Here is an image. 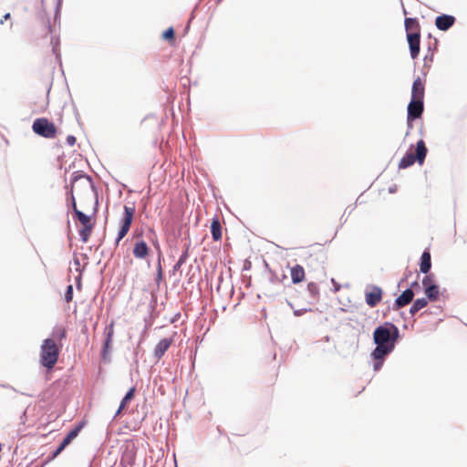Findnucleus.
I'll list each match as a JSON object with an SVG mask.
<instances>
[{
    "mask_svg": "<svg viewBox=\"0 0 467 467\" xmlns=\"http://www.w3.org/2000/svg\"><path fill=\"white\" fill-rule=\"evenodd\" d=\"M399 337V328L392 323L385 322L378 327L373 333V339L377 345L372 352L373 358L377 360L383 359L394 349Z\"/></svg>",
    "mask_w": 467,
    "mask_h": 467,
    "instance_id": "1",
    "label": "nucleus"
},
{
    "mask_svg": "<svg viewBox=\"0 0 467 467\" xmlns=\"http://www.w3.org/2000/svg\"><path fill=\"white\" fill-rule=\"evenodd\" d=\"M62 344H57L53 338L44 339L40 347V364L48 370L52 369L58 360Z\"/></svg>",
    "mask_w": 467,
    "mask_h": 467,
    "instance_id": "2",
    "label": "nucleus"
},
{
    "mask_svg": "<svg viewBox=\"0 0 467 467\" xmlns=\"http://www.w3.org/2000/svg\"><path fill=\"white\" fill-rule=\"evenodd\" d=\"M72 209L82 224V228L78 231V234L83 243H87L91 235L94 228V222L91 220V216L85 214L83 212L78 209L74 196L72 195Z\"/></svg>",
    "mask_w": 467,
    "mask_h": 467,
    "instance_id": "3",
    "label": "nucleus"
},
{
    "mask_svg": "<svg viewBox=\"0 0 467 467\" xmlns=\"http://www.w3.org/2000/svg\"><path fill=\"white\" fill-rule=\"evenodd\" d=\"M32 130L38 136L53 140L57 138L58 130L54 122L47 118L36 119L32 125Z\"/></svg>",
    "mask_w": 467,
    "mask_h": 467,
    "instance_id": "4",
    "label": "nucleus"
},
{
    "mask_svg": "<svg viewBox=\"0 0 467 467\" xmlns=\"http://www.w3.org/2000/svg\"><path fill=\"white\" fill-rule=\"evenodd\" d=\"M427 154V148L425 142L422 140H420L416 144V151L415 153L411 150L407 152L405 156L400 161L399 168L406 169L414 164L415 161H418L420 164L424 162Z\"/></svg>",
    "mask_w": 467,
    "mask_h": 467,
    "instance_id": "5",
    "label": "nucleus"
},
{
    "mask_svg": "<svg viewBox=\"0 0 467 467\" xmlns=\"http://www.w3.org/2000/svg\"><path fill=\"white\" fill-rule=\"evenodd\" d=\"M135 214V206L132 203L131 205H124V214L121 220V225L118 232V236L116 238V244L118 245L119 242L127 235L131 226L133 218Z\"/></svg>",
    "mask_w": 467,
    "mask_h": 467,
    "instance_id": "6",
    "label": "nucleus"
},
{
    "mask_svg": "<svg viewBox=\"0 0 467 467\" xmlns=\"http://www.w3.org/2000/svg\"><path fill=\"white\" fill-rule=\"evenodd\" d=\"M382 289L377 285H370L365 290V301L370 307H375L382 299Z\"/></svg>",
    "mask_w": 467,
    "mask_h": 467,
    "instance_id": "7",
    "label": "nucleus"
},
{
    "mask_svg": "<svg viewBox=\"0 0 467 467\" xmlns=\"http://www.w3.org/2000/svg\"><path fill=\"white\" fill-rule=\"evenodd\" d=\"M423 112V101L411 99L408 105L407 120L409 123L420 118Z\"/></svg>",
    "mask_w": 467,
    "mask_h": 467,
    "instance_id": "8",
    "label": "nucleus"
},
{
    "mask_svg": "<svg viewBox=\"0 0 467 467\" xmlns=\"http://www.w3.org/2000/svg\"><path fill=\"white\" fill-rule=\"evenodd\" d=\"M136 458V446L133 441H127L121 456V463L132 466Z\"/></svg>",
    "mask_w": 467,
    "mask_h": 467,
    "instance_id": "9",
    "label": "nucleus"
},
{
    "mask_svg": "<svg viewBox=\"0 0 467 467\" xmlns=\"http://www.w3.org/2000/svg\"><path fill=\"white\" fill-rule=\"evenodd\" d=\"M407 40L410 47V56L415 59L420 53V34H408Z\"/></svg>",
    "mask_w": 467,
    "mask_h": 467,
    "instance_id": "10",
    "label": "nucleus"
},
{
    "mask_svg": "<svg viewBox=\"0 0 467 467\" xmlns=\"http://www.w3.org/2000/svg\"><path fill=\"white\" fill-rule=\"evenodd\" d=\"M425 84L424 81L418 77L413 84L411 89V99L422 100L424 99Z\"/></svg>",
    "mask_w": 467,
    "mask_h": 467,
    "instance_id": "11",
    "label": "nucleus"
},
{
    "mask_svg": "<svg viewBox=\"0 0 467 467\" xmlns=\"http://www.w3.org/2000/svg\"><path fill=\"white\" fill-rule=\"evenodd\" d=\"M150 251L146 242L140 240L135 243L132 253L135 258L145 259L149 255Z\"/></svg>",
    "mask_w": 467,
    "mask_h": 467,
    "instance_id": "12",
    "label": "nucleus"
},
{
    "mask_svg": "<svg viewBox=\"0 0 467 467\" xmlns=\"http://www.w3.org/2000/svg\"><path fill=\"white\" fill-rule=\"evenodd\" d=\"M454 22H455V18L453 16H448V15H442V16H437V18L435 20V25L438 29L446 31L451 26H453Z\"/></svg>",
    "mask_w": 467,
    "mask_h": 467,
    "instance_id": "13",
    "label": "nucleus"
},
{
    "mask_svg": "<svg viewBox=\"0 0 467 467\" xmlns=\"http://www.w3.org/2000/svg\"><path fill=\"white\" fill-rule=\"evenodd\" d=\"M413 296L414 293L411 289L409 288L403 291L402 294L400 296H398L397 299L395 300V305L397 308L403 307L410 304L412 301Z\"/></svg>",
    "mask_w": 467,
    "mask_h": 467,
    "instance_id": "14",
    "label": "nucleus"
},
{
    "mask_svg": "<svg viewBox=\"0 0 467 467\" xmlns=\"http://www.w3.org/2000/svg\"><path fill=\"white\" fill-rule=\"evenodd\" d=\"M290 275L294 284L301 283L305 280L306 273L305 269L300 265H296L290 268Z\"/></svg>",
    "mask_w": 467,
    "mask_h": 467,
    "instance_id": "15",
    "label": "nucleus"
},
{
    "mask_svg": "<svg viewBox=\"0 0 467 467\" xmlns=\"http://www.w3.org/2000/svg\"><path fill=\"white\" fill-rule=\"evenodd\" d=\"M172 343L171 338H163L159 341V343L156 345L154 348V355L158 358H161L165 352L168 350V348L171 347Z\"/></svg>",
    "mask_w": 467,
    "mask_h": 467,
    "instance_id": "16",
    "label": "nucleus"
},
{
    "mask_svg": "<svg viewBox=\"0 0 467 467\" xmlns=\"http://www.w3.org/2000/svg\"><path fill=\"white\" fill-rule=\"evenodd\" d=\"M431 267V257L429 251H424L421 254L420 270L423 274L429 273Z\"/></svg>",
    "mask_w": 467,
    "mask_h": 467,
    "instance_id": "17",
    "label": "nucleus"
},
{
    "mask_svg": "<svg viewBox=\"0 0 467 467\" xmlns=\"http://www.w3.org/2000/svg\"><path fill=\"white\" fill-rule=\"evenodd\" d=\"M211 233L214 241L222 239V225L218 217H214L212 221Z\"/></svg>",
    "mask_w": 467,
    "mask_h": 467,
    "instance_id": "18",
    "label": "nucleus"
},
{
    "mask_svg": "<svg viewBox=\"0 0 467 467\" xmlns=\"http://www.w3.org/2000/svg\"><path fill=\"white\" fill-rule=\"evenodd\" d=\"M405 29L408 34H420V28L419 22L416 18H406L405 19Z\"/></svg>",
    "mask_w": 467,
    "mask_h": 467,
    "instance_id": "19",
    "label": "nucleus"
},
{
    "mask_svg": "<svg viewBox=\"0 0 467 467\" xmlns=\"http://www.w3.org/2000/svg\"><path fill=\"white\" fill-rule=\"evenodd\" d=\"M107 337L104 344V352L108 350V348L110 347V344L112 342V337L114 335V322L112 321L105 329Z\"/></svg>",
    "mask_w": 467,
    "mask_h": 467,
    "instance_id": "20",
    "label": "nucleus"
},
{
    "mask_svg": "<svg viewBox=\"0 0 467 467\" xmlns=\"http://www.w3.org/2000/svg\"><path fill=\"white\" fill-rule=\"evenodd\" d=\"M134 392H135V389L134 388L130 389L127 392V394L125 395V397L123 398V400L120 402V405L119 407V410L116 412L115 417L119 416L121 413V411L126 408L127 403L133 399Z\"/></svg>",
    "mask_w": 467,
    "mask_h": 467,
    "instance_id": "21",
    "label": "nucleus"
},
{
    "mask_svg": "<svg viewBox=\"0 0 467 467\" xmlns=\"http://www.w3.org/2000/svg\"><path fill=\"white\" fill-rule=\"evenodd\" d=\"M427 305L428 301L426 298H418L410 306V313L411 315H415L418 311L424 308Z\"/></svg>",
    "mask_w": 467,
    "mask_h": 467,
    "instance_id": "22",
    "label": "nucleus"
},
{
    "mask_svg": "<svg viewBox=\"0 0 467 467\" xmlns=\"http://www.w3.org/2000/svg\"><path fill=\"white\" fill-rule=\"evenodd\" d=\"M425 295L431 301H435L439 296V287L436 285L427 286L425 288Z\"/></svg>",
    "mask_w": 467,
    "mask_h": 467,
    "instance_id": "23",
    "label": "nucleus"
},
{
    "mask_svg": "<svg viewBox=\"0 0 467 467\" xmlns=\"http://www.w3.org/2000/svg\"><path fill=\"white\" fill-rule=\"evenodd\" d=\"M53 339L55 341H61L62 339L66 338L67 337V330L63 327H57L53 332Z\"/></svg>",
    "mask_w": 467,
    "mask_h": 467,
    "instance_id": "24",
    "label": "nucleus"
},
{
    "mask_svg": "<svg viewBox=\"0 0 467 467\" xmlns=\"http://www.w3.org/2000/svg\"><path fill=\"white\" fill-rule=\"evenodd\" d=\"M72 441V440L67 436L63 441L61 442V444L58 446V448L54 451L53 453V456L52 458H56L57 456H58L61 451Z\"/></svg>",
    "mask_w": 467,
    "mask_h": 467,
    "instance_id": "25",
    "label": "nucleus"
},
{
    "mask_svg": "<svg viewBox=\"0 0 467 467\" xmlns=\"http://www.w3.org/2000/svg\"><path fill=\"white\" fill-rule=\"evenodd\" d=\"M72 441V440L67 436L63 441L61 442V444L58 446V448L54 451L53 453V456L52 458H56L57 456H58L61 451Z\"/></svg>",
    "mask_w": 467,
    "mask_h": 467,
    "instance_id": "26",
    "label": "nucleus"
},
{
    "mask_svg": "<svg viewBox=\"0 0 467 467\" xmlns=\"http://www.w3.org/2000/svg\"><path fill=\"white\" fill-rule=\"evenodd\" d=\"M163 38L169 40V41H174L175 33L172 27H169L163 32L162 35Z\"/></svg>",
    "mask_w": 467,
    "mask_h": 467,
    "instance_id": "27",
    "label": "nucleus"
},
{
    "mask_svg": "<svg viewBox=\"0 0 467 467\" xmlns=\"http://www.w3.org/2000/svg\"><path fill=\"white\" fill-rule=\"evenodd\" d=\"M422 285L424 289L427 288V286L435 285L433 276L431 275H425L422 279Z\"/></svg>",
    "mask_w": 467,
    "mask_h": 467,
    "instance_id": "28",
    "label": "nucleus"
},
{
    "mask_svg": "<svg viewBox=\"0 0 467 467\" xmlns=\"http://www.w3.org/2000/svg\"><path fill=\"white\" fill-rule=\"evenodd\" d=\"M73 299V285H68L65 293V300L69 303Z\"/></svg>",
    "mask_w": 467,
    "mask_h": 467,
    "instance_id": "29",
    "label": "nucleus"
},
{
    "mask_svg": "<svg viewBox=\"0 0 467 467\" xmlns=\"http://www.w3.org/2000/svg\"><path fill=\"white\" fill-rule=\"evenodd\" d=\"M81 428H82V426H81V425L77 426L76 428H74L73 430H71V431L67 433V436H68L71 440L75 439V438L78 435V433H79V431H80Z\"/></svg>",
    "mask_w": 467,
    "mask_h": 467,
    "instance_id": "30",
    "label": "nucleus"
},
{
    "mask_svg": "<svg viewBox=\"0 0 467 467\" xmlns=\"http://www.w3.org/2000/svg\"><path fill=\"white\" fill-rule=\"evenodd\" d=\"M67 143L69 145V146H74L75 143H76V138L75 136L73 135H68L67 137Z\"/></svg>",
    "mask_w": 467,
    "mask_h": 467,
    "instance_id": "31",
    "label": "nucleus"
},
{
    "mask_svg": "<svg viewBox=\"0 0 467 467\" xmlns=\"http://www.w3.org/2000/svg\"><path fill=\"white\" fill-rule=\"evenodd\" d=\"M185 259H186V255L185 254L182 255L179 258V260H178L177 264L175 265L174 268L175 269H179L181 267V265L184 263Z\"/></svg>",
    "mask_w": 467,
    "mask_h": 467,
    "instance_id": "32",
    "label": "nucleus"
},
{
    "mask_svg": "<svg viewBox=\"0 0 467 467\" xmlns=\"http://www.w3.org/2000/svg\"><path fill=\"white\" fill-rule=\"evenodd\" d=\"M80 179H85V180L88 182V183L89 184V178H88V176H79L78 178H75V179H74V182H73L72 186H71V192H73V189H74V187H75V183H76L78 180H80Z\"/></svg>",
    "mask_w": 467,
    "mask_h": 467,
    "instance_id": "33",
    "label": "nucleus"
},
{
    "mask_svg": "<svg viewBox=\"0 0 467 467\" xmlns=\"http://www.w3.org/2000/svg\"><path fill=\"white\" fill-rule=\"evenodd\" d=\"M4 389H9V387L6 385H0V400L4 398L2 393Z\"/></svg>",
    "mask_w": 467,
    "mask_h": 467,
    "instance_id": "34",
    "label": "nucleus"
},
{
    "mask_svg": "<svg viewBox=\"0 0 467 467\" xmlns=\"http://www.w3.org/2000/svg\"><path fill=\"white\" fill-rule=\"evenodd\" d=\"M50 33V27L48 26H45V34L48 35Z\"/></svg>",
    "mask_w": 467,
    "mask_h": 467,
    "instance_id": "35",
    "label": "nucleus"
},
{
    "mask_svg": "<svg viewBox=\"0 0 467 467\" xmlns=\"http://www.w3.org/2000/svg\"><path fill=\"white\" fill-rule=\"evenodd\" d=\"M97 206H98V202H97V200H95V201H94V208H93V210H94V213H96V211H97Z\"/></svg>",
    "mask_w": 467,
    "mask_h": 467,
    "instance_id": "36",
    "label": "nucleus"
},
{
    "mask_svg": "<svg viewBox=\"0 0 467 467\" xmlns=\"http://www.w3.org/2000/svg\"><path fill=\"white\" fill-rule=\"evenodd\" d=\"M8 18H10V14L9 13H7V14H5L4 16V19H8Z\"/></svg>",
    "mask_w": 467,
    "mask_h": 467,
    "instance_id": "37",
    "label": "nucleus"
},
{
    "mask_svg": "<svg viewBox=\"0 0 467 467\" xmlns=\"http://www.w3.org/2000/svg\"><path fill=\"white\" fill-rule=\"evenodd\" d=\"M158 275H159V277H161V275H162L161 268V267L159 268V274H158Z\"/></svg>",
    "mask_w": 467,
    "mask_h": 467,
    "instance_id": "38",
    "label": "nucleus"
}]
</instances>
